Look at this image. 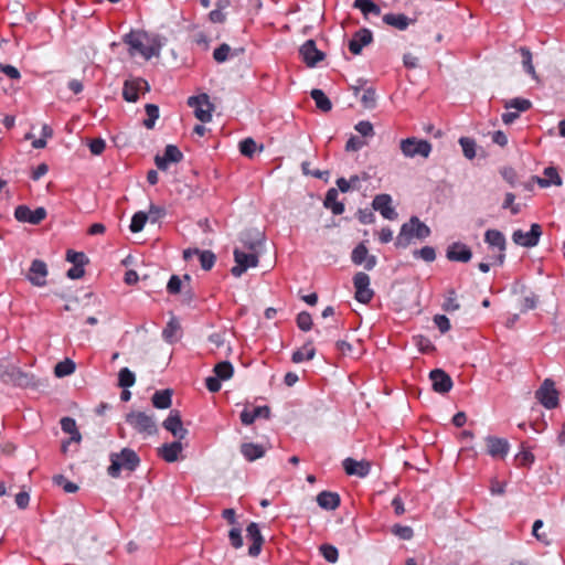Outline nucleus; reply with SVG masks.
<instances>
[{"instance_id": "nucleus-59", "label": "nucleus", "mask_w": 565, "mask_h": 565, "mask_svg": "<svg viewBox=\"0 0 565 565\" xmlns=\"http://www.w3.org/2000/svg\"><path fill=\"white\" fill-rule=\"evenodd\" d=\"M360 100H361V104L363 105V107L373 108L376 103L375 90L371 87L364 89Z\"/></svg>"}, {"instance_id": "nucleus-41", "label": "nucleus", "mask_w": 565, "mask_h": 565, "mask_svg": "<svg viewBox=\"0 0 565 565\" xmlns=\"http://www.w3.org/2000/svg\"><path fill=\"white\" fill-rule=\"evenodd\" d=\"M180 331L179 322L173 318L171 319L162 331L163 339L169 343H174L178 340V332Z\"/></svg>"}, {"instance_id": "nucleus-56", "label": "nucleus", "mask_w": 565, "mask_h": 565, "mask_svg": "<svg viewBox=\"0 0 565 565\" xmlns=\"http://www.w3.org/2000/svg\"><path fill=\"white\" fill-rule=\"evenodd\" d=\"M392 533L404 541H408L414 536V531L408 525L395 524L392 527Z\"/></svg>"}, {"instance_id": "nucleus-16", "label": "nucleus", "mask_w": 565, "mask_h": 565, "mask_svg": "<svg viewBox=\"0 0 565 565\" xmlns=\"http://www.w3.org/2000/svg\"><path fill=\"white\" fill-rule=\"evenodd\" d=\"M162 425L178 439H183L188 435V429L183 427L180 412L177 409L170 412Z\"/></svg>"}, {"instance_id": "nucleus-39", "label": "nucleus", "mask_w": 565, "mask_h": 565, "mask_svg": "<svg viewBox=\"0 0 565 565\" xmlns=\"http://www.w3.org/2000/svg\"><path fill=\"white\" fill-rule=\"evenodd\" d=\"M353 8L359 9L365 18L381 14V8L373 0H354Z\"/></svg>"}, {"instance_id": "nucleus-4", "label": "nucleus", "mask_w": 565, "mask_h": 565, "mask_svg": "<svg viewBox=\"0 0 565 565\" xmlns=\"http://www.w3.org/2000/svg\"><path fill=\"white\" fill-rule=\"evenodd\" d=\"M126 423L143 438L156 435L158 426L152 415L145 412L132 411L126 415Z\"/></svg>"}, {"instance_id": "nucleus-36", "label": "nucleus", "mask_w": 565, "mask_h": 565, "mask_svg": "<svg viewBox=\"0 0 565 565\" xmlns=\"http://www.w3.org/2000/svg\"><path fill=\"white\" fill-rule=\"evenodd\" d=\"M172 391L167 388V390H161V391H157L152 397H151V402H152V405L156 407V408H159V409H167L171 406V403H172Z\"/></svg>"}, {"instance_id": "nucleus-47", "label": "nucleus", "mask_w": 565, "mask_h": 565, "mask_svg": "<svg viewBox=\"0 0 565 565\" xmlns=\"http://www.w3.org/2000/svg\"><path fill=\"white\" fill-rule=\"evenodd\" d=\"M515 460L520 467H531L534 462V455L525 448L524 444L521 445V450L516 454Z\"/></svg>"}, {"instance_id": "nucleus-5", "label": "nucleus", "mask_w": 565, "mask_h": 565, "mask_svg": "<svg viewBox=\"0 0 565 565\" xmlns=\"http://www.w3.org/2000/svg\"><path fill=\"white\" fill-rule=\"evenodd\" d=\"M0 381L4 384H10L20 387H28L34 385L32 375L22 372L14 365L0 364Z\"/></svg>"}, {"instance_id": "nucleus-28", "label": "nucleus", "mask_w": 565, "mask_h": 565, "mask_svg": "<svg viewBox=\"0 0 565 565\" xmlns=\"http://www.w3.org/2000/svg\"><path fill=\"white\" fill-rule=\"evenodd\" d=\"M182 439H178L173 443L163 444L159 449V456L167 462H174L178 460L183 447L181 444Z\"/></svg>"}, {"instance_id": "nucleus-42", "label": "nucleus", "mask_w": 565, "mask_h": 565, "mask_svg": "<svg viewBox=\"0 0 565 565\" xmlns=\"http://www.w3.org/2000/svg\"><path fill=\"white\" fill-rule=\"evenodd\" d=\"M214 373L220 380L226 381L233 376L234 367L231 362L222 361L214 366Z\"/></svg>"}, {"instance_id": "nucleus-45", "label": "nucleus", "mask_w": 565, "mask_h": 565, "mask_svg": "<svg viewBox=\"0 0 565 565\" xmlns=\"http://www.w3.org/2000/svg\"><path fill=\"white\" fill-rule=\"evenodd\" d=\"M136 376L128 367H122L118 373V385L128 388L135 385Z\"/></svg>"}, {"instance_id": "nucleus-54", "label": "nucleus", "mask_w": 565, "mask_h": 565, "mask_svg": "<svg viewBox=\"0 0 565 565\" xmlns=\"http://www.w3.org/2000/svg\"><path fill=\"white\" fill-rule=\"evenodd\" d=\"M232 49L228 44L222 43L218 47H216L213 52V58L217 63L226 62L231 56Z\"/></svg>"}, {"instance_id": "nucleus-24", "label": "nucleus", "mask_w": 565, "mask_h": 565, "mask_svg": "<svg viewBox=\"0 0 565 565\" xmlns=\"http://www.w3.org/2000/svg\"><path fill=\"white\" fill-rule=\"evenodd\" d=\"M446 257L450 262L468 263L472 257V252L466 244L456 242L448 246Z\"/></svg>"}, {"instance_id": "nucleus-60", "label": "nucleus", "mask_w": 565, "mask_h": 565, "mask_svg": "<svg viewBox=\"0 0 565 565\" xmlns=\"http://www.w3.org/2000/svg\"><path fill=\"white\" fill-rule=\"evenodd\" d=\"M515 195L511 192L505 193L504 201L502 203V209H510L513 215L520 213L521 209L519 204H514Z\"/></svg>"}, {"instance_id": "nucleus-23", "label": "nucleus", "mask_w": 565, "mask_h": 565, "mask_svg": "<svg viewBox=\"0 0 565 565\" xmlns=\"http://www.w3.org/2000/svg\"><path fill=\"white\" fill-rule=\"evenodd\" d=\"M246 536L252 541V545L248 548L249 556L257 557L260 554L262 546L264 544V537L257 523L252 522L248 524L246 529Z\"/></svg>"}, {"instance_id": "nucleus-55", "label": "nucleus", "mask_w": 565, "mask_h": 565, "mask_svg": "<svg viewBox=\"0 0 565 565\" xmlns=\"http://www.w3.org/2000/svg\"><path fill=\"white\" fill-rule=\"evenodd\" d=\"M53 481L58 487H62L66 493H75L78 490V486L70 480H67L64 476L57 475L53 478Z\"/></svg>"}, {"instance_id": "nucleus-51", "label": "nucleus", "mask_w": 565, "mask_h": 565, "mask_svg": "<svg viewBox=\"0 0 565 565\" xmlns=\"http://www.w3.org/2000/svg\"><path fill=\"white\" fill-rule=\"evenodd\" d=\"M148 220V215L145 212H137L132 215L131 223L129 228L132 233H138L142 231L146 222Z\"/></svg>"}, {"instance_id": "nucleus-19", "label": "nucleus", "mask_w": 565, "mask_h": 565, "mask_svg": "<svg viewBox=\"0 0 565 565\" xmlns=\"http://www.w3.org/2000/svg\"><path fill=\"white\" fill-rule=\"evenodd\" d=\"M429 379L431 381L433 390L437 393H448L452 387L451 377L441 369L430 371Z\"/></svg>"}, {"instance_id": "nucleus-3", "label": "nucleus", "mask_w": 565, "mask_h": 565, "mask_svg": "<svg viewBox=\"0 0 565 565\" xmlns=\"http://www.w3.org/2000/svg\"><path fill=\"white\" fill-rule=\"evenodd\" d=\"M143 39H147L146 33L131 31L124 36V42L129 45L131 55L138 53L146 60L158 56L160 54V44L156 43V40H152L151 43H145Z\"/></svg>"}, {"instance_id": "nucleus-17", "label": "nucleus", "mask_w": 565, "mask_h": 565, "mask_svg": "<svg viewBox=\"0 0 565 565\" xmlns=\"http://www.w3.org/2000/svg\"><path fill=\"white\" fill-rule=\"evenodd\" d=\"M351 260L355 265L364 264L366 270H372L377 264L376 256L369 255V250L363 243L354 247L351 254Z\"/></svg>"}, {"instance_id": "nucleus-61", "label": "nucleus", "mask_w": 565, "mask_h": 565, "mask_svg": "<svg viewBox=\"0 0 565 565\" xmlns=\"http://www.w3.org/2000/svg\"><path fill=\"white\" fill-rule=\"evenodd\" d=\"M228 539L231 545L234 548H241L243 546L242 530L239 527H233L228 532Z\"/></svg>"}, {"instance_id": "nucleus-9", "label": "nucleus", "mask_w": 565, "mask_h": 565, "mask_svg": "<svg viewBox=\"0 0 565 565\" xmlns=\"http://www.w3.org/2000/svg\"><path fill=\"white\" fill-rule=\"evenodd\" d=\"M46 210L42 206L31 210L28 205H18L14 210V217L18 222L32 225L40 224L46 217Z\"/></svg>"}, {"instance_id": "nucleus-34", "label": "nucleus", "mask_w": 565, "mask_h": 565, "mask_svg": "<svg viewBox=\"0 0 565 565\" xmlns=\"http://www.w3.org/2000/svg\"><path fill=\"white\" fill-rule=\"evenodd\" d=\"M338 195L337 189H329L323 202V205L330 209L334 215H340L344 212V204L338 201Z\"/></svg>"}, {"instance_id": "nucleus-49", "label": "nucleus", "mask_w": 565, "mask_h": 565, "mask_svg": "<svg viewBox=\"0 0 565 565\" xmlns=\"http://www.w3.org/2000/svg\"><path fill=\"white\" fill-rule=\"evenodd\" d=\"M463 156L471 160L476 157V142L469 137H461L459 139Z\"/></svg>"}, {"instance_id": "nucleus-13", "label": "nucleus", "mask_w": 565, "mask_h": 565, "mask_svg": "<svg viewBox=\"0 0 565 565\" xmlns=\"http://www.w3.org/2000/svg\"><path fill=\"white\" fill-rule=\"evenodd\" d=\"M302 61L309 67H315L320 61L324 60L326 54L317 49L313 40H307L299 49Z\"/></svg>"}, {"instance_id": "nucleus-26", "label": "nucleus", "mask_w": 565, "mask_h": 565, "mask_svg": "<svg viewBox=\"0 0 565 565\" xmlns=\"http://www.w3.org/2000/svg\"><path fill=\"white\" fill-rule=\"evenodd\" d=\"M343 469L349 476H358L364 478L370 473L371 466L367 461H356L352 458L343 460Z\"/></svg>"}, {"instance_id": "nucleus-12", "label": "nucleus", "mask_w": 565, "mask_h": 565, "mask_svg": "<svg viewBox=\"0 0 565 565\" xmlns=\"http://www.w3.org/2000/svg\"><path fill=\"white\" fill-rule=\"evenodd\" d=\"M536 398L547 409H553L558 405V393L551 380L544 381L540 390L536 392Z\"/></svg>"}, {"instance_id": "nucleus-1", "label": "nucleus", "mask_w": 565, "mask_h": 565, "mask_svg": "<svg viewBox=\"0 0 565 565\" xmlns=\"http://www.w3.org/2000/svg\"><path fill=\"white\" fill-rule=\"evenodd\" d=\"M430 228L417 216H412L408 222L401 226L399 233L395 239L396 248H406L414 238L423 241L430 236Z\"/></svg>"}, {"instance_id": "nucleus-8", "label": "nucleus", "mask_w": 565, "mask_h": 565, "mask_svg": "<svg viewBox=\"0 0 565 565\" xmlns=\"http://www.w3.org/2000/svg\"><path fill=\"white\" fill-rule=\"evenodd\" d=\"M188 105L194 108V115L200 121H211L214 106L211 104L210 98L206 94L191 96L188 99Z\"/></svg>"}, {"instance_id": "nucleus-46", "label": "nucleus", "mask_w": 565, "mask_h": 565, "mask_svg": "<svg viewBox=\"0 0 565 565\" xmlns=\"http://www.w3.org/2000/svg\"><path fill=\"white\" fill-rule=\"evenodd\" d=\"M75 371V363L70 360L65 359L62 362H58L54 367V373L57 377H64L67 375H71Z\"/></svg>"}, {"instance_id": "nucleus-22", "label": "nucleus", "mask_w": 565, "mask_h": 565, "mask_svg": "<svg viewBox=\"0 0 565 565\" xmlns=\"http://www.w3.org/2000/svg\"><path fill=\"white\" fill-rule=\"evenodd\" d=\"M47 267L43 260L34 259L31 263L28 279L30 282L38 287H43L46 284Z\"/></svg>"}, {"instance_id": "nucleus-32", "label": "nucleus", "mask_w": 565, "mask_h": 565, "mask_svg": "<svg viewBox=\"0 0 565 565\" xmlns=\"http://www.w3.org/2000/svg\"><path fill=\"white\" fill-rule=\"evenodd\" d=\"M317 503L321 509L332 511L340 505V495L337 492L322 491L317 495Z\"/></svg>"}, {"instance_id": "nucleus-30", "label": "nucleus", "mask_w": 565, "mask_h": 565, "mask_svg": "<svg viewBox=\"0 0 565 565\" xmlns=\"http://www.w3.org/2000/svg\"><path fill=\"white\" fill-rule=\"evenodd\" d=\"M241 454L247 461L252 462L263 458L266 454V448L259 444L243 443L241 445Z\"/></svg>"}, {"instance_id": "nucleus-63", "label": "nucleus", "mask_w": 565, "mask_h": 565, "mask_svg": "<svg viewBox=\"0 0 565 565\" xmlns=\"http://www.w3.org/2000/svg\"><path fill=\"white\" fill-rule=\"evenodd\" d=\"M88 147L92 154L99 156L104 152L106 148V142L103 138H95L88 142Z\"/></svg>"}, {"instance_id": "nucleus-57", "label": "nucleus", "mask_w": 565, "mask_h": 565, "mask_svg": "<svg viewBox=\"0 0 565 565\" xmlns=\"http://www.w3.org/2000/svg\"><path fill=\"white\" fill-rule=\"evenodd\" d=\"M296 322L297 327L302 331H309L312 328V318L307 311L299 312Z\"/></svg>"}, {"instance_id": "nucleus-27", "label": "nucleus", "mask_w": 565, "mask_h": 565, "mask_svg": "<svg viewBox=\"0 0 565 565\" xmlns=\"http://www.w3.org/2000/svg\"><path fill=\"white\" fill-rule=\"evenodd\" d=\"M140 86H146V79L140 77L127 79L122 88L124 99L129 103L137 102L139 98L138 93L140 92Z\"/></svg>"}, {"instance_id": "nucleus-58", "label": "nucleus", "mask_w": 565, "mask_h": 565, "mask_svg": "<svg viewBox=\"0 0 565 565\" xmlns=\"http://www.w3.org/2000/svg\"><path fill=\"white\" fill-rule=\"evenodd\" d=\"M320 552L326 561L330 563H335L338 561L339 552L333 545L322 544L320 546Z\"/></svg>"}, {"instance_id": "nucleus-14", "label": "nucleus", "mask_w": 565, "mask_h": 565, "mask_svg": "<svg viewBox=\"0 0 565 565\" xmlns=\"http://www.w3.org/2000/svg\"><path fill=\"white\" fill-rule=\"evenodd\" d=\"M183 159V153L174 145H168L162 156L154 157L156 166L159 170L166 171L170 163H178Z\"/></svg>"}, {"instance_id": "nucleus-35", "label": "nucleus", "mask_w": 565, "mask_h": 565, "mask_svg": "<svg viewBox=\"0 0 565 565\" xmlns=\"http://www.w3.org/2000/svg\"><path fill=\"white\" fill-rule=\"evenodd\" d=\"M544 177L545 178H539L536 177V182L542 188H547L552 184L554 185H561L562 179L557 172V170L554 167H547L544 169Z\"/></svg>"}, {"instance_id": "nucleus-62", "label": "nucleus", "mask_w": 565, "mask_h": 565, "mask_svg": "<svg viewBox=\"0 0 565 565\" xmlns=\"http://www.w3.org/2000/svg\"><path fill=\"white\" fill-rule=\"evenodd\" d=\"M354 128L363 137H371L374 135L373 125L369 120L359 121Z\"/></svg>"}, {"instance_id": "nucleus-50", "label": "nucleus", "mask_w": 565, "mask_h": 565, "mask_svg": "<svg viewBox=\"0 0 565 565\" xmlns=\"http://www.w3.org/2000/svg\"><path fill=\"white\" fill-rule=\"evenodd\" d=\"M257 147L258 146L253 138H245L239 142V151L247 158H252L255 154Z\"/></svg>"}, {"instance_id": "nucleus-38", "label": "nucleus", "mask_w": 565, "mask_h": 565, "mask_svg": "<svg viewBox=\"0 0 565 565\" xmlns=\"http://www.w3.org/2000/svg\"><path fill=\"white\" fill-rule=\"evenodd\" d=\"M311 98L315 100L316 106L318 109H320L323 113H328L332 108V103L329 99V97L318 88H315L310 93Z\"/></svg>"}, {"instance_id": "nucleus-10", "label": "nucleus", "mask_w": 565, "mask_h": 565, "mask_svg": "<svg viewBox=\"0 0 565 565\" xmlns=\"http://www.w3.org/2000/svg\"><path fill=\"white\" fill-rule=\"evenodd\" d=\"M353 285L355 288V299L361 303H369L374 291L370 288V277L363 271H359L353 277Z\"/></svg>"}, {"instance_id": "nucleus-53", "label": "nucleus", "mask_w": 565, "mask_h": 565, "mask_svg": "<svg viewBox=\"0 0 565 565\" xmlns=\"http://www.w3.org/2000/svg\"><path fill=\"white\" fill-rule=\"evenodd\" d=\"M460 308V305L457 300V295H456V291L455 289H449L447 291V296L445 298V301L443 303V309L445 311H448V312H451V311H456Z\"/></svg>"}, {"instance_id": "nucleus-7", "label": "nucleus", "mask_w": 565, "mask_h": 565, "mask_svg": "<svg viewBox=\"0 0 565 565\" xmlns=\"http://www.w3.org/2000/svg\"><path fill=\"white\" fill-rule=\"evenodd\" d=\"M235 266L231 273L234 277H241L248 268L256 267L258 264L257 253L244 252L239 248L234 249Z\"/></svg>"}, {"instance_id": "nucleus-43", "label": "nucleus", "mask_w": 565, "mask_h": 565, "mask_svg": "<svg viewBox=\"0 0 565 565\" xmlns=\"http://www.w3.org/2000/svg\"><path fill=\"white\" fill-rule=\"evenodd\" d=\"M519 52H520L521 57H522V65H523L524 71L527 74H530L533 78H537L535 68H534L533 63H532V53H531V51L527 47L522 46V47H520Z\"/></svg>"}, {"instance_id": "nucleus-31", "label": "nucleus", "mask_w": 565, "mask_h": 565, "mask_svg": "<svg viewBox=\"0 0 565 565\" xmlns=\"http://www.w3.org/2000/svg\"><path fill=\"white\" fill-rule=\"evenodd\" d=\"M239 242L248 252L257 253V249L263 244V235L259 232L253 233L252 231H246L241 234Z\"/></svg>"}, {"instance_id": "nucleus-6", "label": "nucleus", "mask_w": 565, "mask_h": 565, "mask_svg": "<svg viewBox=\"0 0 565 565\" xmlns=\"http://www.w3.org/2000/svg\"><path fill=\"white\" fill-rule=\"evenodd\" d=\"M399 147L406 158H414L416 156L428 158L431 152V145L427 140H419L415 137L403 139Z\"/></svg>"}, {"instance_id": "nucleus-29", "label": "nucleus", "mask_w": 565, "mask_h": 565, "mask_svg": "<svg viewBox=\"0 0 565 565\" xmlns=\"http://www.w3.org/2000/svg\"><path fill=\"white\" fill-rule=\"evenodd\" d=\"M241 422L245 426L252 425L257 418H266L268 419L270 417V408L268 406H257L254 409L249 411L248 408H245L241 413Z\"/></svg>"}, {"instance_id": "nucleus-40", "label": "nucleus", "mask_w": 565, "mask_h": 565, "mask_svg": "<svg viewBox=\"0 0 565 565\" xmlns=\"http://www.w3.org/2000/svg\"><path fill=\"white\" fill-rule=\"evenodd\" d=\"M230 6L228 0H220L216 2V8L209 13V19L213 23H223L226 20V15L223 12Z\"/></svg>"}, {"instance_id": "nucleus-64", "label": "nucleus", "mask_w": 565, "mask_h": 565, "mask_svg": "<svg viewBox=\"0 0 565 565\" xmlns=\"http://www.w3.org/2000/svg\"><path fill=\"white\" fill-rule=\"evenodd\" d=\"M182 280L179 276L172 275L168 281L167 290L170 295H177L181 291Z\"/></svg>"}, {"instance_id": "nucleus-52", "label": "nucleus", "mask_w": 565, "mask_h": 565, "mask_svg": "<svg viewBox=\"0 0 565 565\" xmlns=\"http://www.w3.org/2000/svg\"><path fill=\"white\" fill-rule=\"evenodd\" d=\"M413 256L415 258H420L427 263H431L436 259V252L435 248L431 246H424L419 249H415L413 252Z\"/></svg>"}, {"instance_id": "nucleus-25", "label": "nucleus", "mask_w": 565, "mask_h": 565, "mask_svg": "<svg viewBox=\"0 0 565 565\" xmlns=\"http://www.w3.org/2000/svg\"><path fill=\"white\" fill-rule=\"evenodd\" d=\"M484 242L490 247L498 248V250L500 252L498 256V262L499 264H502L504 260V250L507 245V241L503 233L498 230H488L484 233Z\"/></svg>"}, {"instance_id": "nucleus-20", "label": "nucleus", "mask_w": 565, "mask_h": 565, "mask_svg": "<svg viewBox=\"0 0 565 565\" xmlns=\"http://www.w3.org/2000/svg\"><path fill=\"white\" fill-rule=\"evenodd\" d=\"M193 256H196L202 269L210 270L215 264L216 256L211 250H200L199 248H189L183 252V258L191 260Z\"/></svg>"}, {"instance_id": "nucleus-48", "label": "nucleus", "mask_w": 565, "mask_h": 565, "mask_svg": "<svg viewBox=\"0 0 565 565\" xmlns=\"http://www.w3.org/2000/svg\"><path fill=\"white\" fill-rule=\"evenodd\" d=\"M504 107L507 109H515V111H526L532 107V103L529 99L525 98H513L505 103Z\"/></svg>"}, {"instance_id": "nucleus-15", "label": "nucleus", "mask_w": 565, "mask_h": 565, "mask_svg": "<svg viewBox=\"0 0 565 565\" xmlns=\"http://www.w3.org/2000/svg\"><path fill=\"white\" fill-rule=\"evenodd\" d=\"M373 209L381 213L385 220L394 221L397 218V212L392 206V198L388 194H377L373 199Z\"/></svg>"}, {"instance_id": "nucleus-21", "label": "nucleus", "mask_w": 565, "mask_h": 565, "mask_svg": "<svg viewBox=\"0 0 565 565\" xmlns=\"http://www.w3.org/2000/svg\"><path fill=\"white\" fill-rule=\"evenodd\" d=\"M487 451L493 458H504L509 450L510 444L504 438H499L494 436L486 437Z\"/></svg>"}, {"instance_id": "nucleus-18", "label": "nucleus", "mask_w": 565, "mask_h": 565, "mask_svg": "<svg viewBox=\"0 0 565 565\" xmlns=\"http://www.w3.org/2000/svg\"><path fill=\"white\" fill-rule=\"evenodd\" d=\"M373 41V34L372 31L363 28L356 31L352 39L349 41V50L352 54L359 55L362 52V49L369 44H371Z\"/></svg>"}, {"instance_id": "nucleus-44", "label": "nucleus", "mask_w": 565, "mask_h": 565, "mask_svg": "<svg viewBox=\"0 0 565 565\" xmlns=\"http://www.w3.org/2000/svg\"><path fill=\"white\" fill-rule=\"evenodd\" d=\"M147 118L143 120V126L147 129L154 127L156 120L159 118V107L154 104H147L145 106Z\"/></svg>"}, {"instance_id": "nucleus-11", "label": "nucleus", "mask_w": 565, "mask_h": 565, "mask_svg": "<svg viewBox=\"0 0 565 565\" xmlns=\"http://www.w3.org/2000/svg\"><path fill=\"white\" fill-rule=\"evenodd\" d=\"M541 235V226L534 223L531 225V230L529 232H523L522 230L514 231L512 234V239L516 245L524 247H534L537 245Z\"/></svg>"}, {"instance_id": "nucleus-37", "label": "nucleus", "mask_w": 565, "mask_h": 565, "mask_svg": "<svg viewBox=\"0 0 565 565\" xmlns=\"http://www.w3.org/2000/svg\"><path fill=\"white\" fill-rule=\"evenodd\" d=\"M316 355V349L311 342H307L301 349L295 351L291 355L294 363H301L303 361H310Z\"/></svg>"}, {"instance_id": "nucleus-2", "label": "nucleus", "mask_w": 565, "mask_h": 565, "mask_svg": "<svg viewBox=\"0 0 565 565\" xmlns=\"http://www.w3.org/2000/svg\"><path fill=\"white\" fill-rule=\"evenodd\" d=\"M110 466L107 472L113 478H118L121 470L135 471L140 463L137 452L130 448H124L120 452L109 456Z\"/></svg>"}, {"instance_id": "nucleus-33", "label": "nucleus", "mask_w": 565, "mask_h": 565, "mask_svg": "<svg viewBox=\"0 0 565 565\" xmlns=\"http://www.w3.org/2000/svg\"><path fill=\"white\" fill-rule=\"evenodd\" d=\"M383 22L403 31L408 28L413 20L403 13H386L383 17Z\"/></svg>"}]
</instances>
